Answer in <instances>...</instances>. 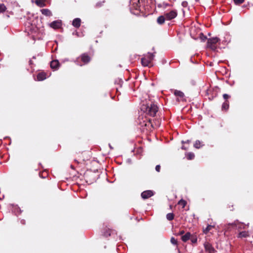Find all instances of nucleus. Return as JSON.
<instances>
[{"instance_id": "c9c22d12", "label": "nucleus", "mask_w": 253, "mask_h": 253, "mask_svg": "<svg viewBox=\"0 0 253 253\" xmlns=\"http://www.w3.org/2000/svg\"><path fill=\"white\" fill-rule=\"evenodd\" d=\"M196 1H199V0H196Z\"/></svg>"}, {"instance_id": "72a5a7b5", "label": "nucleus", "mask_w": 253, "mask_h": 253, "mask_svg": "<svg viewBox=\"0 0 253 253\" xmlns=\"http://www.w3.org/2000/svg\"><path fill=\"white\" fill-rule=\"evenodd\" d=\"M184 233V231L183 230L181 231L178 234L182 235Z\"/></svg>"}, {"instance_id": "9d476101", "label": "nucleus", "mask_w": 253, "mask_h": 253, "mask_svg": "<svg viewBox=\"0 0 253 253\" xmlns=\"http://www.w3.org/2000/svg\"><path fill=\"white\" fill-rule=\"evenodd\" d=\"M59 62L58 60H53L50 63V67L52 69L57 70L59 67Z\"/></svg>"}, {"instance_id": "bb28decb", "label": "nucleus", "mask_w": 253, "mask_h": 253, "mask_svg": "<svg viewBox=\"0 0 253 253\" xmlns=\"http://www.w3.org/2000/svg\"><path fill=\"white\" fill-rule=\"evenodd\" d=\"M244 0H234V1L235 4H239L242 3L244 2Z\"/></svg>"}, {"instance_id": "1a4fd4ad", "label": "nucleus", "mask_w": 253, "mask_h": 253, "mask_svg": "<svg viewBox=\"0 0 253 253\" xmlns=\"http://www.w3.org/2000/svg\"><path fill=\"white\" fill-rule=\"evenodd\" d=\"M81 60L84 64L87 63L90 60V57L86 54H83L81 56Z\"/></svg>"}, {"instance_id": "39448f33", "label": "nucleus", "mask_w": 253, "mask_h": 253, "mask_svg": "<svg viewBox=\"0 0 253 253\" xmlns=\"http://www.w3.org/2000/svg\"><path fill=\"white\" fill-rule=\"evenodd\" d=\"M49 25L54 29H59L61 26V22L60 20H55L50 23Z\"/></svg>"}, {"instance_id": "20e7f679", "label": "nucleus", "mask_w": 253, "mask_h": 253, "mask_svg": "<svg viewBox=\"0 0 253 253\" xmlns=\"http://www.w3.org/2000/svg\"><path fill=\"white\" fill-rule=\"evenodd\" d=\"M177 12L175 10H171V11L165 14L166 20H170L176 17Z\"/></svg>"}, {"instance_id": "6ab92c4d", "label": "nucleus", "mask_w": 253, "mask_h": 253, "mask_svg": "<svg viewBox=\"0 0 253 253\" xmlns=\"http://www.w3.org/2000/svg\"><path fill=\"white\" fill-rule=\"evenodd\" d=\"M213 227V226L209 225L205 229H204L203 232L207 234Z\"/></svg>"}, {"instance_id": "7ed1b4c3", "label": "nucleus", "mask_w": 253, "mask_h": 253, "mask_svg": "<svg viewBox=\"0 0 253 253\" xmlns=\"http://www.w3.org/2000/svg\"><path fill=\"white\" fill-rule=\"evenodd\" d=\"M154 55L153 53H148V54L144 56L141 59V63L143 66H147L149 65L150 62L153 60Z\"/></svg>"}, {"instance_id": "4be33fe9", "label": "nucleus", "mask_w": 253, "mask_h": 253, "mask_svg": "<svg viewBox=\"0 0 253 253\" xmlns=\"http://www.w3.org/2000/svg\"><path fill=\"white\" fill-rule=\"evenodd\" d=\"M174 215L172 213H169L167 214V218L169 220H171L173 219Z\"/></svg>"}, {"instance_id": "423d86ee", "label": "nucleus", "mask_w": 253, "mask_h": 253, "mask_svg": "<svg viewBox=\"0 0 253 253\" xmlns=\"http://www.w3.org/2000/svg\"><path fill=\"white\" fill-rule=\"evenodd\" d=\"M141 197L143 199H146L153 195V192L151 190H147L141 193Z\"/></svg>"}, {"instance_id": "ddd939ff", "label": "nucleus", "mask_w": 253, "mask_h": 253, "mask_svg": "<svg viewBox=\"0 0 253 253\" xmlns=\"http://www.w3.org/2000/svg\"><path fill=\"white\" fill-rule=\"evenodd\" d=\"M191 235L190 233L187 232L185 235L182 236L181 237V240L182 241L185 242L187 241L188 240L190 239Z\"/></svg>"}, {"instance_id": "f3484780", "label": "nucleus", "mask_w": 253, "mask_h": 253, "mask_svg": "<svg viewBox=\"0 0 253 253\" xmlns=\"http://www.w3.org/2000/svg\"><path fill=\"white\" fill-rule=\"evenodd\" d=\"M248 236H249V234L248 232L246 231L241 232L238 235V237L240 238H245Z\"/></svg>"}, {"instance_id": "a211bd4d", "label": "nucleus", "mask_w": 253, "mask_h": 253, "mask_svg": "<svg viewBox=\"0 0 253 253\" xmlns=\"http://www.w3.org/2000/svg\"><path fill=\"white\" fill-rule=\"evenodd\" d=\"M201 143H202L201 141H200L199 140H197L196 141L194 144V147L197 149H199L203 146V145H202Z\"/></svg>"}, {"instance_id": "dca6fc26", "label": "nucleus", "mask_w": 253, "mask_h": 253, "mask_svg": "<svg viewBox=\"0 0 253 253\" xmlns=\"http://www.w3.org/2000/svg\"><path fill=\"white\" fill-rule=\"evenodd\" d=\"M174 94L175 96H178L181 98H183L184 96V93L179 90H175Z\"/></svg>"}, {"instance_id": "0eeeda50", "label": "nucleus", "mask_w": 253, "mask_h": 253, "mask_svg": "<svg viewBox=\"0 0 253 253\" xmlns=\"http://www.w3.org/2000/svg\"><path fill=\"white\" fill-rule=\"evenodd\" d=\"M204 247L206 251L208 253H214V249L209 243H205Z\"/></svg>"}, {"instance_id": "412c9836", "label": "nucleus", "mask_w": 253, "mask_h": 253, "mask_svg": "<svg viewBox=\"0 0 253 253\" xmlns=\"http://www.w3.org/2000/svg\"><path fill=\"white\" fill-rule=\"evenodd\" d=\"M229 108V104L228 102L226 101L224 102L222 105V109L223 110H227Z\"/></svg>"}, {"instance_id": "393cba45", "label": "nucleus", "mask_w": 253, "mask_h": 253, "mask_svg": "<svg viewBox=\"0 0 253 253\" xmlns=\"http://www.w3.org/2000/svg\"><path fill=\"white\" fill-rule=\"evenodd\" d=\"M190 239L193 243H196L197 241V239L195 236H191Z\"/></svg>"}, {"instance_id": "f704fd0d", "label": "nucleus", "mask_w": 253, "mask_h": 253, "mask_svg": "<svg viewBox=\"0 0 253 253\" xmlns=\"http://www.w3.org/2000/svg\"><path fill=\"white\" fill-rule=\"evenodd\" d=\"M181 148L184 150H186L187 148H186L184 146H182Z\"/></svg>"}, {"instance_id": "9b49d317", "label": "nucleus", "mask_w": 253, "mask_h": 253, "mask_svg": "<svg viewBox=\"0 0 253 253\" xmlns=\"http://www.w3.org/2000/svg\"><path fill=\"white\" fill-rule=\"evenodd\" d=\"M41 13L46 16H51L52 15V12L48 9H42L41 10Z\"/></svg>"}, {"instance_id": "b1692460", "label": "nucleus", "mask_w": 253, "mask_h": 253, "mask_svg": "<svg viewBox=\"0 0 253 253\" xmlns=\"http://www.w3.org/2000/svg\"><path fill=\"white\" fill-rule=\"evenodd\" d=\"M5 6L3 4H0V12H3L5 10Z\"/></svg>"}, {"instance_id": "c756f323", "label": "nucleus", "mask_w": 253, "mask_h": 253, "mask_svg": "<svg viewBox=\"0 0 253 253\" xmlns=\"http://www.w3.org/2000/svg\"><path fill=\"white\" fill-rule=\"evenodd\" d=\"M187 5V2L186 1H183L182 2V5L184 7H186Z\"/></svg>"}, {"instance_id": "2f4dec72", "label": "nucleus", "mask_w": 253, "mask_h": 253, "mask_svg": "<svg viewBox=\"0 0 253 253\" xmlns=\"http://www.w3.org/2000/svg\"><path fill=\"white\" fill-rule=\"evenodd\" d=\"M190 142V141L188 140H187L186 141H182V143L183 144V143H189Z\"/></svg>"}, {"instance_id": "f257e3e1", "label": "nucleus", "mask_w": 253, "mask_h": 253, "mask_svg": "<svg viewBox=\"0 0 253 253\" xmlns=\"http://www.w3.org/2000/svg\"><path fill=\"white\" fill-rule=\"evenodd\" d=\"M141 110L150 116L154 117L158 112V107L154 104H151L148 106L143 104L141 107Z\"/></svg>"}, {"instance_id": "a878e982", "label": "nucleus", "mask_w": 253, "mask_h": 253, "mask_svg": "<svg viewBox=\"0 0 253 253\" xmlns=\"http://www.w3.org/2000/svg\"><path fill=\"white\" fill-rule=\"evenodd\" d=\"M171 243L173 245L177 244V240L173 237H172L170 239Z\"/></svg>"}, {"instance_id": "7c9ffc66", "label": "nucleus", "mask_w": 253, "mask_h": 253, "mask_svg": "<svg viewBox=\"0 0 253 253\" xmlns=\"http://www.w3.org/2000/svg\"><path fill=\"white\" fill-rule=\"evenodd\" d=\"M201 38L202 41H204L207 39V37L206 36H204L203 34H202Z\"/></svg>"}, {"instance_id": "aec40b11", "label": "nucleus", "mask_w": 253, "mask_h": 253, "mask_svg": "<svg viewBox=\"0 0 253 253\" xmlns=\"http://www.w3.org/2000/svg\"><path fill=\"white\" fill-rule=\"evenodd\" d=\"M186 156L188 160H192L194 159L195 155L192 152H189L186 154Z\"/></svg>"}, {"instance_id": "6e6552de", "label": "nucleus", "mask_w": 253, "mask_h": 253, "mask_svg": "<svg viewBox=\"0 0 253 253\" xmlns=\"http://www.w3.org/2000/svg\"><path fill=\"white\" fill-rule=\"evenodd\" d=\"M37 78L38 81H42L45 80L46 78V75L44 72H41L37 75Z\"/></svg>"}, {"instance_id": "f03ea898", "label": "nucleus", "mask_w": 253, "mask_h": 253, "mask_svg": "<svg viewBox=\"0 0 253 253\" xmlns=\"http://www.w3.org/2000/svg\"><path fill=\"white\" fill-rule=\"evenodd\" d=\"M220 40L217 37L210 38L208 40L207 46L212 50L216 49V44L219 42Z\"/></svg>"}, {"instance_id": "c85d7f7f", "label": "nucleus", "mask_w": 253, "mask_h": 253, "mask_svg": "<svg viewBox=\"0 0 253 253\" xmlns=\"http://www.w3.org/2000/svg\"><path fill=\"white\" fill-rule=\"evenodd\" d=\"M156 170L158 172H159L160 170V165H157L156 167Z\"/></svg>"}, {"instance_id": "2eb2a0df", "label": "nucleus", "mask_w": 253, "mask_h": 253, "mask_svg": "<svg viewBox=\"0 0 253 253\" xmlns=\"http://www.w3.org/2000/svg\"><path fill=\"white\" fill-rule=\"evenodd\" d=\"M166 19V17L164 16H160L157 18V22L159 24H163L164 23L165 20Z\"/></svg>"}, {"instance_id": "473e14b6", "label": "nucleus", "mask_w": 253, "mask_h": 253, "mask_svg": "<svg viewBox=\"0 0 253 253\" xmlns=\"http://www.w3.org/2000/svg\"><path fill=\"white\" fill-rule=\"evenodd\" d=\"M238 223V221H235L234 223H232V225H234L237 226Z\"/></svg>"}, {"instance_id": "cd10ccee", "label": "nucleus", "mask_w": 253, "mask_h": 253, "mask_svg": "<svg viewBox=\"0 0 253 253\" xmlns=\"http://www.w3.org/2000/svg\"><path fill=\"white\" fill-rule=\"evenodd\" d=\"M223 97L224 99L227 100V99H228L229 98L230 96L227 94H224L223 95Z\"/></svg>"}, {"instance_id": "4468645a", "label": "nucleus", "mask_w": 253, "mask_h": 253, "mask_svg": "<svg viewBox=\"0 0 253 253\" xmlns=\"http://www.w3.org/2000/svg\"><path fill=\"white\" fill-rule=\"evenodd\" d=\"M36 4L40 7H42L45 6V3L44 0H36L35 1Z\"/></svg>"}, {"instance_id": "f8f14e48", "label": "nucleus", "mask_w": 253, "mask_h": 253, "mask_svg": "<svg viewBox=\"0 0 253 253\" xmlns=\"http://www.w3.org/2000/svg\"><path fill=\"white\" fill-rule=\"evenodd\" d=\"M81 20L80 18H77L73 20L72 25L76 28H79L81 25Z\"/></svg>"}, {"instance_id": "5701e85b", "label": "nucleus", "mask_w": 253, "mask_h": 253, "mask_svg": "<svg viewBox=\"0 0 253 253\" xmlns=\"http://www.w3.org/2000/svg\"><path fill=\"white\" fill-rule=\"evenodd\" d=\"M178 204L182 206L183 208H184L186 205V202L185 200L181 199L178 202Z\"/></svg>"}]
</instances>
